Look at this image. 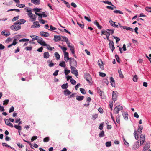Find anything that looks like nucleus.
I'll return each instance as SVG.
<instances>
[{
	"instance_id": "obj_1",
	"label": "nucleus",
	"mask_w": 151,
	"mask_h": 151,
	"mask_svg": "<svg viewBox=\"0 0 151 151\" xmlns=\"http://www.w3.org/2000/svg\"><path fill=\"white\" fill-rule=\"evenodd\" d=\"M21 27V26L19 25L16 22L13 24V25L10 27V28L12 30L16 31L20 29Z\"/></svg>"
},
{
	"instance_id": "obj_2",
	"label": "nucleus",
	"mask_w": 151,
	"mask_h": 151,
	"mask_svg": "<svg viewBox=\"0 0 151 151\" xmlns=\"http://www.w3.org/2000/svg\"><path fill=\"white\" fill-rule=\"evenodd\" d=\"M84 78L88 81L89 83L92 84V78L91 75L88 73H86L84 75Z\"/></svg>"
},
{
	"instance_id": "obj_3",
	"label": "nucleus",
	"mask_w": 151,
	"mask_h": 151,
	"mask_svg": "<svg viewBox=\"0 0 151 151\" xmlns=\"http://www.w3.org/2000/svg\"><path fill=\"white\" fill-rule=\"evenodd\" d=\"M123 107L120 105L116 106L114 109V113L115 114H117L119 113V111L122 110Z\"/></svg>"
},
{
	"instance_id": "obj_4",
	"label": "nucleus",
	"mask_w": 151,
	"mask_h": 151,
	"mask_svg": "<svg viewBox=\"0 0 151 151\" xmlns=\"http://www.w3.org/2000/svg\"><path fill=\"white\" fill-rule=\"evenodd\" d=\"M70 65L71 67H76L77 66V63L76 60L73 58H70Z\"/></svg>"
},
{
	"instance_id": "obj_5",
	"label": "nucleus",
	"mask_w": 151,
	"mask_h": 151,
	"mask_svg": "<svg viewBox=\"0 0 151 151\" xmlns=\"http://www.w3.org/2000/svg\"><path fill=\"white\" fill-rule=\"evenodd\" d=\"M118 94L117 91H113L112 92V99L114 102L117 100Z\"/></svg>"
},
{
	"instance_id": "obj_6",
	"label": "nucleus",
	"mask_w": 151,
	"mask_h": 151,
	"mask_svg": "<svg viewBox=\"0 0 151 151\" xmlns=\"http://www.w3.org/2000/svg\"><path fill=\"white\" fill-rule=\"evenodd\" d=\"M70 68L71 70V73L77 76L78 75V73L76 67L71 66L70 67Z\"/></svg>"
},
{
	"instance_id": "obj_7",
	"label": "nucleus",
	"mask_w": 151,
	"mask_h": 151,
	"mask_svg": "<svg viewBox=\"0 0 151 151\" xmlns=\"http://www.w3.org/2000/svg\"><path fill=\"white\" fill-rule=\"evenodd\" d=\"M145 139V134H142L141 135L140 138V145H142L144 143Z\"/></svg>"
},
{
	"instance_id": "obj_8",
	"label": "nucleus",
	"mask_w": 151,
	"mask_h": 151,
	"mask_svg": "<svg viewBox=\"0 0 151 151\" xmlns=\"http://www.w3.org/2000/svg\"><path fill=\"white\" fill-rule=\"evenodd\" d=\"M109 46L111 50L113 52L115 49V47L114 45V42L111 40H109Z\"/></svg>"
},
{
	"instance_id": "obj_9",
	"label": "nucleus",
	"mask_w": 151,
	"mask_h": 151,
	"mask_svg": "<svg viewBox=\"0 0 151 151\" xmlns=\"http://www.w3.org/2000/svg\"><path fill=\"white\" fill-rule=\"evenodd\" d=\"M40 35L42 37H47L50 36V34L47 32L41 31L40 33Z\"/></svg>"
},
{
	"instance_id": "obj_10",
	"label": "nucleus",
	"mask_w": 151,
	"mask_h": 151,
	"mask_svg": "<svg viewBox=\"0 0 151 151\" xmlns=\"http://www.w3.org/2000/svg\"><path fill=\"white\" fill-rule=\"evenodd\" d=\"M30 37H31L32 38V40H31L29 42L30 43H31L32 42H33L35 40H37V38L38 37V36L35 35H30Z\"/></svg>"
},
{
	"instance_id": "obj_11",
	"label": "nucleus",
	"mask_w": 151,
	"mask_h": 151,
	"mask_svg": "<svg viewBox=\"0 0 151 151\" xmlns=\"http://www.w3.org/2000/svg\"><path fill=\"white\" fill-rule=\"evenodd\" d=\"M30 18V21L32 22L36 20L37 16L36 15H34L32 14L29 17Z\"/></svg>"
},
{
	"instance_id": "obj_12",
	"label": "nucleus",
	"mask_w": 151,
	"mask_h": 151,
	"mask_svg": "<svg viewBox=\"0 0 151 151\" xmlns=\"http://www.w3.org/2000/svg\"><path fill=\"white\" fill-rule=\"evenodd\" d=\"M98 65L102 69H104V66H103V63L102 60L100 59L98 61Z\"/></svg>"
},
{
	"instance_id": "obj_13",
	"label": "nucleus",
	"mask_w": 151,
	"mask_h": 151,
	"mask_svg": "<svg viewBox=\"0 0 151 151\" xmlns=\"http://www.w3.org/2000/svg\"><path fill=\"white\" fill-rule=\"evenodd\" d=\"M140 146V144H139V141L138 140L134 145L133 149V150H136Z\"/></svg>"
},
{
	"instance_id": "obj_14",
	"label": "nucleus",
	"mask_w": 151,
	"mask_h": 151,
	"mask_svg": "<svg viewBox=\"0 0 151 151\" xmlns=\"http://www.w3.org/2000/svg\"><path fill=\"white\" fill-rule=\"evenodd\" d=\"M1 34L2 35H5L6 37H7L10 34V32L9 31H6L5 30L2 31L1 32Z\"/></svg>"
},
{
	"instance_id": "obj_15",
	"label": "nucleus",
	"mask_w": 151,
	"mask_h": 151,
	"mask_svg": "<svg viewBox=\"0 0 151 151\" xmlns=\"http://www.w3.org/2000/svg\"><path fill=\"white\" fill-rule=\"evenodd\" d=\"M62 36H57L56 35H54V40L55 42H58L60 40L62 39Z\"/></svg>"
},
{
	"instance_id": "obj_16",
	"label": "nucleus",
	"mask_w": 151,
	"mask_h": 151,
	"mask_svg": "<svg viewBox=\"0 0 151 151\" xmlns=\"http://www.w3.org/2000/svg\"><path fill=\"white\" fill-rule=\"evenodd\" d=\"M5 121L6 124L12 127H13V124L10 122V121L8 119H4Z\"/></svg>"
},
{
	"instance_id": "obj_17",
	"label": "nucleus",
	"mask_w": 151,
	"mask_h": 151,
	"mask_svg": "<svg viewBox=\"0 0 151 151\" xmlns=\"http://www.w3.org/2000/svg\"><path fill=\"white\" fill-rule=\"evenodd\" d=\"M25 22V20L24 19H23L19 20L16 21L17 23L19 25L22 24H24Z\"/></svg>"
},
{
	"instance_id": "obj_18",
	"label": "nucleus",
	"mask_w": 151,
	"mask_h": 151,
	"mask_svg": "<svg viewBox=\"0 0 151 151\" xmlns=\"http://www.w3.org/2000/svg\"><path fill=\"white\" fill-rule=\"evenodd\" d=\"M31 2L35 5H39L40 4V0H31Z\"/></svg>"
},
{
	"instance_id": "obj_19",
	"label": "nucleus",
	"mask_w": 151,
	"mask_h": 151,
	"mask_svg": "<svg viewBox=\"0 0 151 151\" xmlns=\"http://www.w3.org/2000/svg\"><path fill=\"white\" fill-rule=\"evenodd\" d=\"M50 56L49 53L48 52H45L43 54V57L47 59Z\"/></svg>"
},
{
	"instance_id": "obj_20",
	"label": "nucleus",
	"mask_w": 151,
	"mask_h": 151,
	"mask_svg": "<svg viewBox=\"0 0 151 151\" xmlns=\"http://www.w3.org/2000/svg\"><path fill=\"white\" fill-rule=\"evenodd\" d=\"M110 82L111 83L112 86L114 87L115 85V81L114 79L112 77H111L110 78Z\"/></svg>"
},
{
	"instance_id": "obj_21",
	"label": "nucleus",
	"mask_w": 151,
	"mask_h": 151,
	"mask_svg": "<svg viewBox=\"0 0 151 151\" xmlns=\"http://www.w3.org/2000/svg\"><path fill=\"white\" fill-rule=\"evenodd\" d=\"M150 145L148 144L145 145L142 150V151H147V150L149 148Z\"/></svg>"
},
{
	"instance_id": "obj_22",
	"label": "nucleus",
	"mask_w": 151,
	"mask_h": 151,
	"mask_svg": "<svg viewBox=\"0 0 151 151\" xmlns=\"http://www.w3.org/2000/svg\"><path fill=\"white\" fill-rule=\"evenodd\" d=\"M143 129V127L142 125H139L137 129V131L139 133H141Z\"/></svg>"
},
{
	"instance_id": "obj_23",
	"label": "nucleus",
	"mask_w": 151,
	"mask_h": 151,
	"mask_svg": "<svg viewBox=\"0 0 151 151\" xmlns=\"http://www.w3.org/2000/svg\"><path fill=\"white\" fill-rule=\"evenodd\" d=\"M17 43V42H16V39H15L14 40L13 42V43L12 44H10L9 45H8V48H10L11 46H12V45H14Z\"/></svg>"
},
{
	"instance_id": "obj_24",
	"label": "nucleus",
	"mask_w": 151,
	"mask_h": 151,
	"mask_svg": "<svg viewBox=\"0 0 151 151\" xmlns=\"http://www.w3.org/2000/svg\"><path fill=\"white\" fill-rule=\"evenodd\" d=\"M37 41L38 43L40 44L43 41L41 37L38 36Z\"/></svg>"
},
{
	"instance_id": "obj_25",
	"label": "nucleus",
	"mask_w": 151,
	"mask_h": 151,
	"mask_svg": "<svg viewBox=\"0 0 151 151\" xmlns=\"http://www.w3.org/2000/svg\"><path fill=\"white\" fill-rule=\"evenodd\" d=\"M84 98V97L83 96H76V99L78 101H81Z\"/></svg>"
},
{
	"instance_id": "obj_26",
	"label": "nucleus",
	"mask_w": 151,
	"mask_h": 151,
	"mask_svg": "<svg viewBox=\"0 0 151 151\" xmlns=\"http://www.w3.org/2000/svg\"><path fill=\"white\" fill-rule=\"evenodd\" d=\"M123 29H126L127 30H130L132 32L134 31L133 29L132 28L125 26V27H123Z\"/></svg>"
},
{
	"instance_id": "obj_27",
	"label": "nucleus",
	"mask_w": 151,
	"mask_h": 151,
	"mask_svg": "<svg viewBox=\"0 0 151 151\" xmlns=\"http://www.w3.org/2000/svg\"><path fill=\"white\" fill-rule=\"evenodd\" d=\"M118 72L119 74V77L121 78H123L124 76L122 72V71H121V70L120 69V70H118Z\"/></svg>"
},
{
	"instance_id": "obj_28",
	"label": "nucleus",
	"mask_w": 151,
	"mask_h": 151,
	"mask_svg": "<svg viewBox=\"0 0 151 151\" xmlns=\"http://www.w3.org/2000/svg\"><path fill=\"white\" fill-rule=\"evenodd\" d=\"M97 91L99 95L101 96H102V93H103V92L99 88V87H97Z\"/></svg>"
},
{
	"instance_id": "obj_29",
	"label": "nucleus",
	"mask_w": 151,
	"mask_h": 151,
	"mask_svg": "<svg viewBox=\"0 0 151 151\" xmlns=\"http://www.w3.org/2000/svg\"><path fill=\"white\" fill-rule=\"evenodd\" d=\"M33 24L35 25V27H40V25L38 21H36L34 22Z\"/></svg>"
},
{
	"instance_id": "obj_30",
	"label": "nucleus",
	"mask_w": 151,
	"mask_h": 151,
	"mask_svg": "<svg viewBox=\"0 0 151 151\" xmlns=\"http://www.w3.org/2000/svg\"><path fill=\"white\" fill-rule=\"evenodd\" d=\"M64 94L65 95H69L71 93V92L68 89H67L66 90L64 91Z\"/></svg>"
},
{
	"instance_id": "obj_31",
	"label": "nucleus",
	"mask_w": 151,
	"mask_h": 151,
	"mask_svg": "<svg viewBox=\"0 0 151 151\" xmlns=\"http://www.w3.org/2000/svg\"><path fill=\"white\" fill-rule=\"evenodd\" d=\"M16 6L19 8H23L25 7V6L24 4H22L19 3H17Z\"/></svg>"
},
{
	"instance_id": "obj_32",
	"label": "nucleus",
	"mask_w": 151,
	"mask_h": 151,
	"mask_svg": "<svg viewBox=\"0 0 151 151\" xmlns=\"http://www.w3.org/2000/svg\"><path fill=\"white\" fill-rule=\"evenodd\" d=\"M14 127L17 129L21 131L22 130V127L19 125H15Z\"/></svg>"
},
{
	"instance_id": "obj_33",
	"label": "nucleus",
	"mask_w": 151,
	"mask_h": 151,
	"mask_svg": "<svg viewBox=\"0 0 151 151\" xmlns=\"http://www.w3.org/2000/svg\"><path fill=\"white\" fill-rule=\"evenodd\" d=\"M68 86V83L64 84L62 85L61 87L63 89H66Z\"/></svg>"
},
{
	"instance_id": "obj_34",
	"label": "nucleus",
	"mask_w": 151,
	"mask_h": 151,
	"mask_svg": "<svg viewBox=\"0 0 151 151\" xmlns=\"http://www.w3.org/2000/svg\"><path fill=\"white\" fill-rule=\"evenodd\" d=\"M70 48V50L71 51L72 53L73 54H75V50H74V47L73 46H71L69 47Z\"/></svg>"
},
{
	"instance_id": "obj_35",
	"label": "nucleus",
	"mask_w": 151,
	"mask_h": 151,
	"mask_svg": "<svg viewBox=\"0 0 151 151\" xmlns=\"http://www.w3.org/2000/svg\"><path fill=\"white\" fill-rule=\"evenodd\" d=\"M48 62L49 63V64L48 65V66L50 67H52L54 65V63L52 62V60L50 61V60H49L48 61Z\"/></svg>"
},
{
	"instance_id": "obj_36",
	"label": "nucleus",
	"mask_w": 151,
	"mask_h": 151,
	"mask_svg": "<svg viewBox=\"0 0 151 151\" xmlns=\"http://www.w3.org/2000/svg\"><path fill=\"white\" fill-rule=\"evenodd\" d=\"M123 115L125 120H127L128 119V114L127 113H124V114H123Z\"/></svg>"
},
{
	"instance_id": "obj_37",
	"label": "nucleus",
	"mask_w": 151,
	"mask_h": 151,
	"mask_svg": "<svg viewBox=\"0 0 151 151\" xmlns=\"http://www.w3.org/2000/svg\"><path fill=\"white\" fill-rule=\"evenodd\" d=\"M55 56L56 57V59L58 60L60 59V56L58 52H55Z\"/></svg>"
},
{
	"instance_id": "obj_38",
	"label": "nucleus",
	"mask_w": 151,
	"mask_h": 151,
	"mask_svg": "<svg viewBox=\"0 0 151 151\" xmlns=\"http://www.w3.org/2000/svg\"><path fill=\"white\" fill-rule=\"evenodd\" d=\"M120 115L118 114L116 117V121L118 123H119L120 122Z\"/></svg>"
},
{
	"instance_id": "obj_39",
	"label": "nucleus",
	"mask_w": 151,
	"mask_h": 151,
	"mask_svg": "<svg viewBox=\"0 0 151 151\" xmlns=\"http://www.w3.org/2000/svg\"><path fill=\"white\" fill-rule=\"evenodd\" d=\"M26 12H28L27 15L29 17L32 14L31 10L27 9Z\"/></svg>"
},
{
	"instance_id": "obj_40",
	"label": "nucleus",
	"mask_w": 151,
	"mask_h": 151,
	"mask_svg": "<svg viewBox=\"0 0 151 151\" xmlns=\"http://www.w3.org/2000/svg\"><path fill=\"white\" fill-rule=\"evenodd\" d=\"M134 136L135 138V139L137 140L139 138V137L138 136V135L137 134V131L136 130H135L134 133Z\"/></svg>"
},
{
	"instance_id": "obj_41",
	"label": "nucleus",
	"mask_w": 151,
	"mask_h": 151,
	"mask_svg": "<svg viewBox=\"0 0 151 151\" xmlns=\"http://www.w3.org/2000/svg\"><path fill=\"white\" fill-rule=\"evenodd\" d=\"M59 65L63 67H65V64L64 61H62L61 62Z\"/></svg>"
},
{
	"instance_id": "obj_42",
	"label": "nucleus",
	"mask_w": 151,
	"mask_h": 151,
	"mask_svg": "<svg viewBox=\"0 0 151 151\" xmlns=\"http://www.w3.org/2000/svg\"><path fill=\"white\" fill-rule=\"evenodd\" d=\"M106 147H109L111 146V141L107 142L105 143Z\"/></svg>"
},
{
	"instance_id": "obj_43",
	"label": "nucleus",
	"mask_w": 151,
	"mask_h": 151,
	"mask_svg": "<svg viewBox=\"0 0 151 151\" xmlns=\"http://www.w3.org/2000/svg\"><path fill=\"white\" fill-rule=\"evenodd\" d=\"M114 12L116 14L119 13V14H123V13L122 12L119 10H115L114 11Z\"/></svg>"
},
{
	"instance_id": "obj_44",
	"label": "nucleus",
	"mask_w": 151,
	"mask_h": 151,
	"mask_svg": "<svg viewBox=\"0 0 151 151\" xmlns=\"http://www.w3.org/2000/svg\"><path fill=\"white\" fill-rule=\"evenodd\" d=\"M80 91L81 92V93L83 94H85L86 93V92L85 89L83 88H80Z\"/></svg>"
},
{
	"instance_id": "obj_45",
	"label": "nucleus",
	"mask_w": 151,
	"mask_h": 151,
	"mask_svg": "<svg viewBox=\"0 0 151 151\" xmlns=\"http://www.w3.org/2000/svg\"><path fill=\"white\" fill-rule=\"evenodd\" d=\"M29 41V39H25V38H23L22 39H20L19 40V41L20 42H28Z\"/></svg>"
},
{
	"instance_id": "obj_46",
	"label": "nucleus",
	"mask_w": 151,
	"mask_h": 151,
	"mask_svg": "<svg viewBox=\"0 0 151 151\" xmlns=\"http://www.w3.org/2000/svg\"><path fill=\"white\" fill-rule=\"evenodd\" d=\"M62 38H63V40H61L62 41L65 42H66L68 41V39L66 37H62Z\"/></svg>"
},
{
	"instance_id": "obj_47",
	"label": "nucleus",
	"mask_w": 151,
	"mask_h": 151,
	"mask_svg": "<svg viewBox=\"0 0 151 151\" xmlns=\"http://www.w3.org/2000/svg\"><path fill=\"white\" fill-rule=\"evenodd\" d=\"M9 102V100H8V99L5 100L3 101V105H7L8 104Z\"/></svg>"
},
{
	"instance_id": "obj_48",
	"label": "nucleus",
	"mask_w": 151,
	"mask_h": 151,
	"mask_svg": "<svg viewBox=\"0 0 151 151\" xmlns=\"http://www.w3.org/2000/svg\"><path fill=\"white\" fill-rule=\"evenodd\" d=\"M103 2L105 4H107L109 5H111L113 6H114V5L112 4V3L111 2H109L108 1H103Z\"/></svg>"
},
{
	"instance_id": "obj_49",
	"label": "nucleus",
	"mask_w": 151,
	"mask_h": 151,
	"mask_svg": "<svg viewBox=\"0 0 151 151\" xmlns=\"http://www.w3.org/2000/svg\"><path fill=\"white\" fill-rule=\"evenodd\" d=\"M49 140H50L49 137H47L44 139L43 141L45 142H48L49 141Z\"/></svg>"
},
{
	"instance_id": "obj_50",
	"label": "nucleus",
	"mask_w": 151,
	"mask_h": 151,
	"mask_svg": "<svg viewBox=\"0 0 151 151\" xmlns=\"http://www.w3.org/2000/svg\"><path fill=\"white\" fill-rule=\"evenodd\" d=\"M47 49L48 50H50V51H52V50L53 49H54V48L53 47H50V45H47Z\"/></svg>"
},
{
	"instance_id": "obj_51",
	"label": "nucleus",
	"mask_w": 151,
	"mask_h": 151,
	"mask_svg": "<svg viewBox=\"0 0 151 151\" xmlns=\"http://www.w3.org/2000/svg\"><path fill=\"white\" fill-rule=\"evenodd\" d=\"M70 81L71 84L73 85H75L76 83V81L73 79H71Z\"/></svg>"
},
{
	"instance_id": "obj_52",
	"label": "nucleus",
	"mask_w": 151,
	"mask_h": 151,
	"mask_svg": "<svg viewBox=\"0 0 151 151\" xmlns=\"http://www.w3.org/2000/svg\"><path fill=\"white\" fill-rule=\"evenodd\" d=\"M59 46L60 47L62 50L64 52H65L66 50H67V48L65 47L61 46L60 45H59Z\"/></svg>"
},
{
	"instance_id": "obj_53",
	"label": "nucleus",
	"mask_w": 151,
	"mask_h": 151,
	"mask_svg": "<svg viewBox=\"0 0 151 151\" xmlns=\"http://www.w3.org/2000/svg\"><path fill=\"white\" fill-rule=\"evenodd\" d=\"M145 9L147 12H151V7H146Z\"/></svg>"
},
{
	"instance_id": "obj_54",
	"label": "nucleus",
	"mask_w": 151,
	"mask_h": 151,
	"mask_svg": "<svg viewBox=\"0 0 151 151\" xmlns=\"http://www.w3.org/2000/svg\"><path fill=\"white\" fill-rule=\"evenodd\" d=\"M138 80V77L137 75H135L134 77L133 80L134 82H137Z\"/></svg>"
},
{
	"instance_id": "obj_55",
	"label": "nucleus",
	"mask_w": 151,
	"mask_h": 151,
	"mask_svg": "<svg viewBox=\"0 0 151 151\" xmlns=\"http://www.w3.org/2000/svg\"><path fill=\"white\" fill-rule=\"evenodd\" d=\"M40 9L37 8H35L33 9L34 11L36 12H39L40 11Z\"/></svg>"
},
{
	"instance_id": "obj_56",
	"label": "nucleus",
	"mask_w": 151,
	"mask_h": 151,
	"mask_svg": "<svg viewBox=\"0 0 151 151\" xmlns=\"http://www.w3.org/2000/svg\"><path fill=\"white\" fill-rule=\"evenodd\" d=\"M104 136V132L103 131H101V132L99 134V136L100 137H103Z\"/></svg>"
},
{
	"instance_id": "obj_57",
	"label": "nucleus",
	"mask_w": 151,
	"mask_h": 151,
	"mask_svg": "<svg viewBox=\"0 0 151 151\" xmlns=\"http://www.w3.org/2000/svg\"><path fill=\"white\" fill-rule=\"evenodd\" d=\"M14 109V108L13 106H12L10 108L9 111V113H11L13 112Z\"/></svg>"
},
{
	"instance_id": "obj_58",
	"label": "nucleus",
	"mask_w": 151,
	"mask_h": 151,
	"mask_svg": "<svg viewBox=\"0 0 151 151\" xmlns=\"http://www.w3.org/2000/svg\"><path fill=\"white\" fill-rule=\"evenodd\" d=\"M19 16H17L16 17H14L12 19V21L13 22H14L17 20L19 18Z\"/></svg>"
},
{
	"instance_id": "obj_59",
	"label": "nucleus",
	"mask_w": 151,
	"mask_h": 151,
	"mask_svg": "<svg viewBox=\"0 0 151 151\" xmlns=\"http://www.w3.org/2000/svg\"><path fill=\"white\" fill-rule=\"evenodd\" d=\"M109 105L110 108H111V110H112V107L113 106V103L112 101H110Z\"/></svg>"
},
{
	"instance_id": "obj_60",
	"label": "nucleus",
	"mask_w": 151,
	"mask_h": 151,
	"mask_svg": "<svg viewBox=\"0 0 151 151\" xmlns=\"http://www.w3.org/2000/svg\"><path fill=\"white\" fill-rule=\"evenodd\" d=\"M77 24L78 25L79 27H81V28H84V25L83 24H82L80 23H79V22H77Z\"/></svg>"
},
{
	"instance_id": "obj_61",
	"label": "nucleus",
	"mask_w": 151,
	"mask_h": 151,
	"mask_svg": "<svg viewBox=\"0 0 151 151\" xmlns=\"http://www.w3.org/2000/svg\"><path fill=\"white\" fill-rule=\"evenodd\" d=\"M99 76L102 77H105L106 74L102 72H99Z\"/></svg>"
},
{
	"instance_id": "obj_62",
	"label": "nucleus",
	"mask_w": 151,
	"mask_h": 151,
	"mask_svg": "<svg viewBox=\"0 0 151 151\" xmlns=\"http://www.w3.org/2000/svg\"><path fill=\"white\" fill-rule=\"evenodd\" d=\"M40 44L44 46H47L48 45L46 44L45 42L44 41H43Z\"/></svg>"
},
{
	"instance_id": "obj_63",
	"label": "nucleus",
	"mask_w": 151,
	"mask_h": 151,
	"mask_svg": "<svg viewBox=\"0 0 151 151\" xmlns=\"http://www.w3.org/2000/svg\"><path fill=\"white\" fill-rule=\"evenodd\" d=\"M115 58L116 59V61L118 63H119L120 62H119V56H118V55L117 54H116L115 55Z\"/></svg>"
},
{
	"instance_id": "obj_64",
	"label": "nucleus",
	"mask_w": 151,
	"mask_h": 151,
	"mask_svg": "<svg viewBox=\"0 0 151 151\" xmlns=\"http://www.w3.org/2000/svg\"><path fill=\"white\" fill-rule=\"evenodd\" d=\"M70 70H65V73L66 75H67L70 72Z\"/></svg>"
}]
</instances>
